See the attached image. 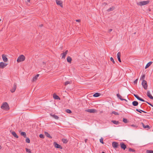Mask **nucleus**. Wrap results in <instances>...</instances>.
<instances>
[{
    "instance_id": "nucleus-1",
    "label": "nucleus",
    "mask_w": 153,
    "mask_h": 153,
    "mask_svg": "<svg viewBox=\"0 0 153 153\" xmlns=\"http://www.w3.org/2000/svg\"><path fill=\"white\" fill-rule=\"evenodd\" d=\"M1 108L2 109L6 110H8L9 109L8 105L6 102H5L3 103V105L1 106Z\"/></svg>"
},
{
    "instance_id": "nucleus-2",
    "label": "nucleus",
    "mask_w": 153,
    "mask_h": 153,
    "mask_svg": "<svg viewBox=\"0 0 153 153\" xmlns=\"http://www.w3.org/2000/svg\"><path fill=\"white\" fill-rule=\"evenodd\" d=\"M25 57L23 55H21L18 57L17 61L18 62L23 61L25 60Z\"/></svg>"
},
{
    "instance_id": "nucleus-3",
    "label": "nucleus",
    "mask_w": 153,
    "mask_h": 153,
    "mask_svg": "<svg viewBox=\"0 0 153 153\" xmlns=\"http://www.w3.org/2000/svg\"><path fill=\"white\" fill-rule=\"evenodd\" d=\"M149 2V1H143L137 3V4L138 5L142 6L143 5L147 4Z\"/></svg>"
},
{
    "instance_id": "nucleus-4",
    "label": "nucleus",
    "mask_w": 153,
    "mask_h": 153,
    "mask_svg": "<svg viewBox=\"0 0 153 153\" xmlns=\"http://www.w3.org/2000/svg\"><path fill=\"white\" fill-rule=\"evenodd\" d=\"M142 85L145 89L146 90L147 89L148 85L147 82L145 80H143Z\"/></svg>"
},
{
    "instance_id": "nucleus-5",
    "label": "nucleus",
    "mask_w": 153,
    "mask_h": 153,
    "mask_svg": "<svg viewBox=\"0 0 153 153\" xmlns=\"http://www.w3.org/2000/svg\"><path fill=\"white\" fill-rule=\"evenodd\" d=\"M16 88V85L15 83L12 87V88L10 89V91L11 92L13 93L15 91Z\"/></svg>"
},
{
    "instance_id": "nucleus-6",
    "label": "nucleus",
    "mask_w": 153,
    "mask_h": 153,
    "mask_svg": "<svg viewBox=\"0 0 153 153\" xmlns=\"http://www.w3.org/2000/svg\"><path fill=\"white\" fill-rule=\"evenodd\" d=\"M54 145L55 147L56 148H59L60 149H62V147L61 145L57 144L56 142H54Z\"/></svg>"
},
{
    "instance_id": "nucleus-7",
    "label": "nucleus",
    "mask_w": 153,
    "mask_h": 153,
    "mask_svg": "<svg viewBox=\"0 0 153 153\" xmlns=\"http://www.w3.org/2000/svg\"><path fill=\"white\" fill-rule=\"evenodd\" d=\"M120 146L121 148L123 149L124 150H125L127 147L126 145L123 142L120 143Z\"/></svg>"
},
{
    "instance_id": "nucleus-8",
    "label": "nucleus",
    "mask_w": 153,
    "mask_h": 153,
    "mask_svg": "<svg viewBox=\"0 0 153 153\" xmlns=\"http://www.w3.org/2000/svg\"><path fill=\"white\" fill-rule=\"evenodd\" d=\"M7 65V64L4 63L3 62H0V68H3L5 67Z\"/></svg>"
},
{
    "instance_id": "nucleus-9",
    "label": "nucleus",
    "mask_w": 153,
    "mask_h": 153,
    "mask_svg": "<svg viewBox=\"0 0 153 153\" xmlns=\"http://www.w3.org/2000/svg\"><path fill=\"white\" fill-rule=\"evenodd\" d=\"M86 111L91 113H94L96 112V110L95 109H86Z\"/></svg>"
},
{
    "instance_id": "nucleus-10",
    "label": "nucleus",
    "mask_w": 153,
    "mask_h": 153,
    "mask_svg": "<svg viewBox=\"0 0 153 153\" xmlns=\"http://www.w3.org/2000/svg\"><path fill=\"white\" fill-rule=\"evenodd\" d=\"M134 95L138 100L143 102L145 101L143 99L137 95L134 94Z\"/></svg>"
},
{
    "instance_id": "nucleus-11",
    "label": "nucleus",
    "mask_w": 153,
    "mask_h": 153,
    "mask_svg": "<svg viewBox=\"0 0 153 153\" xmlns=\"http://www.w3.org/2000/svg\"><path fill=\"white\" fill-rule=\"evenodd\" d=\"M118 146V144L117 142H114L112 143V146L115 149L117 148Z\"/></svg>"
},
{
    "instance_id": "nucleus-12",
    "label": "nucleus",
    "mask_w": 153,
    "mask_h": 153,
    "mask_svg": "<svg viewBox=\"0 0 153 153\" xmlns=\"http://www.w3.org/2000/svg\"><path fill=\"white\" fill-rule=\"evenodd\" d=\"M147 96L150 99L153 100V97L151 95L149 91H148L147 92Z\"/></svg>"
},
{
    "instance_id": "nucleus-13",
    "label": "nucleus",
    "mask_w": 153,
    "mask_h": 153,
    "mask_svg": "<svg viewBox=\"0 0 153 153\" xmlns=\"http://www.w3.org/2000/svg\"><path fill=\"white\" fill-rule=\"evenodd\" d=\"M68 52V51L66 50L65 52H63L61 54V55H62V58L65 59V56H66V54H67V53Z\"/></svg>"
},
{
    "instance_id": "nucleus-14",
    "label": "nucleus",
    "mask_w": 153,
    "mask_h": 153,
    "mask_svg": "<svg viewBox=\"0 0 153 153\" xmlns=\"http://www.w3.org/2000/svg\"><path fill=\"white\" fill-rule=\"evenodd\" d=\"M2 56L3 61L5 62H7V58L6 56L4 54H3L2 55Z\"/></svg>"
},
{
    "instance_id": "nucleus-15",
    "label": "nucleus",
    "mask_w": 153,
    "mask_h": 153,
    "mask_svg": "<svg viewBox=\"0 0 153 153\" xmlns=\"http://www.w3.org/2000/svg\"><path fill=\"white\" fill-rule=\"evenodd\" d=\"M56 2L57 5H59L62 7V3L61 1L56 0Z\"/></svg>"
},
{
    "instance_id": "nucleus-16",
    "label": "nucleus",
    "mask_w": 153,
    "mask_h": 153,
    "mask_svg": "<svg viewBox=\"0 0 153 153\" xmlns=\"http://www.w3.org/2000/svg\"><path fill=\"white\" fill-rule=\"evenodd\" d=\"M39 76V74H37L36 76H34L32 79V81L33 82H34L37 79L38 77Z\"/></svg>"
},
{
    "instance_id": "nucleus-17",
    "label": "nucleus",
    "mask_w": 153,
    "mask_h": 153,
    "mask_svg": "<svg viewBox=\"0 0 153 153\" xmlns=\"http://www.w3.org/2000/svg\"><path fill=\"white\" fill-rule=\"evenodd\" d=\"M141 123L142 124V126L144 128H148V129L150 128V127L148 125L145 126L143 123Z\"/></svg>"
},
{
    "instance_id": "nucleus-18",
    "label": "nucleus",
    "mask_w": 153,
    "mask_h": 153,
    "mask_svg": "<svg viewBox=\"0 0 153 153\" xmlns=\"http://www.w3.org/2000/svg\"><path fill=\"white\" fill-rule=\"evenodd\" d=\"M117 57L118 59V60L120 62H121V60L120 58V57L121 56V53L120 52H119L117 54Z\"/></svg>"
},
{
    "instance_id": "nucleus-19",
    "label": "nucleus",
    "mask_w": 153,
    "mask_h": 153,
    "mask_svg": "<svg viewBox=\"0 0 153 153\" xmlns=\"http://www.w3.org/2000/svg\"><path fill=\"white\" fill-rule=\"evenodd\" d=\"M11 134L14 137L17 138H18L19 136L17 135V134H16V133L15 131H13L12 132Z\"/></svg>"
},
{
    "instance_id": "nucleus-20",
    "label": "nucleus",
    "mask_w": 153,
    "mask_h": 153,
    "mask_svg": "<svg viewBox=\"0 0 153 153\" xmlns=\"http://www.w3.org/2000/svg\"><path fill=\"white\" fill-rule=\"evenodd\" d=\"M67 60L68 62L69 63H71V62L72 58L70 56H68L67 57Z\"/></svg>"
},
{
    "instance_id": "nucleus-21",
    "label": "nucleus",
    "mask_w": 153,
    "mask_h": 153,
    "mask_svg": "<svg viewBox=\"0 0 153 153\" xmlns=\"http://www.w3.org/2000/svg\"><path fill=\"white\" fill-rule=\"evenodd\" d=\"M19 132H20L21 135L23 136L24 138H26V134L25 132L23 131Z\"/></svg>"
},
{
    "instance_id": "nucleus-22",
    "label": "nucleus",
    "mask_w": 153,
    "mask_h": 153,
    "mask_svg": "<svg viewBox=\"0 0 153 153\" xmlns=\"http://www.w3.org/2000/svg\"><path fill=\"white\" fill-rule=\"evenodd\" d=\"M132 104L134 106H136L138 105V103L137 101H134L132 102Z\"/></svg>"
},
{
    "instance_id": "nucleus-23",
    "label": "nucleus",
    "mask_w": 153,
    "mask_h": 153,
    "mask_svg": "<svg viewBox=\"0 0 153 153\" xmlns=\"http://www.w3.org/2000/svg\"><path fill=\"white\" fill-rule=\"evenodd\" d=\"M152 63V62H148L146 65L145 67V68L146 69L148 68L151 65Z\"/></svg>"
},
{
    "instance_id": "nucleus-24",
    "label": "nucleus",
    "mask_w": 153,
    "mask_h": 153,
    "mask_svg": "<svg viewBox=\"0 0 153 153\" xmlns=\"http://www.w3.org/2000/svg\"><path fill=\"white\" fill-rule=\"evenodd\" d=\"M100 95L101 94L99 93H96L93 95V96L95 97H97L100 96Z\"/></svg>"
},
{
    "instance_id": "nucleus-25",
    "label": "nucleus",
    "mask_w": 153,
    "mask_h": 153,
    "mask_svg": "<svg viewBox=\"0 0 153 153\" xmlns=\"http://www.w3.org/2000/svg\"><path fill=\"white\" fill-rule=\"evenodd\" d=\"M51 115L52 117L53 118L56 120H58L59 118V117H58L57 115H56L55 114L52 115L51 114Z\"/></svg>"
},
{
    "instance_id": "nucleus-26",
    "label": "nucleus",
    "mask_w": 153,
    "mask_h": 153,
    "mask_svg": "<svg viewBox=\"0 0 153 153\" xmlns=\"http://www.w3.org/2000/svg\"><path fill=\"white\" fill-rule=\"evenodd\" d=\"M53 97L55 99H60V97L56 95V94H53Z\"/></svg>"
},
{
    "instance_id": "nucleus-27",
    "label": "nucleus",
    "mask_w": 153,
    "mask_h": 153,
    "mask_svg": "<svg viewBox=\"0 0 153 153\" xmlns=\"http://www.w3.org/2000/svg\"><path fill=\"white\" fill-rule=\"evenodd\" d=\"M45 135H46V136L47 137H49L50 138H52L51 136L50 135V134L49 133H48V132H45Z\"/></svg>"
},
{
    "instance_id": "nucleus-28",
    "label": "nucleus",
    "mask_w": 153,
    "mask_h": 153,
    "mask_svg": "<svg viewBox=\"0 0 153 153\" xmlns=\"http://www.w3.org/2000/svg\"><path fill=\"white\" fill-rule=\"evenodd\" d=\"M136 111H137V112H139V113H142V112H143L144 113H146L147 112L144 111H143L142 110H140V109H136Z\"/></svg>"
},
{
    "instance_id": "nucleus-29",
    "label": "nucleus",
    "mask_w": 153,
    "mask_h": 153,
    "mask_svg": "<svg viewBox=\"0 0 153 153\" xmlns=\"http://www.w3.org/2000/svg\"><path fill=\"white\" fill-rule=\"evenodd\" d=\"M72 82L71 81H67L65 82L64 83V85L65 86L67 85L68 84H70Z\"/></svg>"
},
{
    "instance_id": "nucleus-30",
    "label": "nucleus",
    "mask_w": 153,
    "mask_h": 153,
    "mask_svg": "<svg viewBox=\"0 0 153 153\" xmlns=\"http://www.w3.org/2000/svg\"><path fill=\"white\" fill-rule=\"evenodd\" d=\"M111 122L113 123L114 124L117 125L119 123V122L118 121H116V120H112L111 121Z\"/></svg>"
},
{
    "instance_id": "nucleus-31",
    "label": "nucleus",
    "mask_w": 153,
    "mask_h": 153,
    "mask_svg": "<svg viewBox=\"0 0 153 153\" xmlns=\"http://www.w3.org/2000/svg\"><path fill=\"white\" fill-rule=\"evenodd\" d=\"M62 141L63 143H66L68 142V140L67 139H62Z\"/></svg>"
},
{
    "instance_id": "nucleus-32",
    "label": "nucleus",
    "mask_w": 153,
    "mask_h": 153,
    "mask_svg": "<svg viewBox=\"0 0 153 153\" xmlns=\"http://www.w3.org/2000/svg\"><path fill=\"white\" fill-rule=\"evenodd\" d=\"M114 9V7H110L107 10L109 12L111 11H112Z\"/></svg>"
},
{
    "instance_id": "nucleus-33",
    "label": "nucleus",
    "mask_w": 153,
    "mask_h": 153,
    "mask_svg": "<svg viewBox=\"0 0 153 153\" xmlns=\"http://www.w3.org/2000/svg\"><path fill=\"white\" fill-rule=\"evenodd\" d=\"M145 77V74H143L141 76L140 79L142 80H144V78Z\"/></svg>"
},
{
    "instance_id": "nucleus-34",
    "label": "nucleus",
    "mask_w": 153,
    "mask_h": 153,
    "mask_svg": "<svg viewBox=\"0 0 153 153\" xmlns=\"http://www.w3.org/2000/svg\"><path fill=\"white\" fill-rule=\"evenodd\" d=\"M26 138L25 140V141H26V142L27 143H29L30 142V140L29 138L28 137H27Z\"/></svg>"
},
{
    "instance_id": "nucleus-35",
    "label": "nucleus",
    "mask_w": 153,
    "mask_h": 153,
    "mask_svg": "<svg viewBox=\"0 0 153 153\" xmlns=\"http://www.w3.org/2000/svg\"><path fill=\"white\" fill-rule=\"evenodd\" d=\"M25 149L27 152H28V153H32L30 149L27 148H26Z\"/></svg>"
},
{
    "instance_id": "nucleus-36",
    "label": "nucleus",
    "mask_w": 153,
    "mask_h": 153,
    "mask_svg": "<svg viewBox=\"0 0 153 153\" xmlns=\"http://www.w3.org/2000/svg\"><path fill=\"white\" fill-rule=\"evenodd\" d=\"M117 97L120 99L121 100V99H123V98H122V97L119 94H117Z\"/></svg>"
},
{
    "instance_id": "nucleus-37",
    "label": "nucleus",
    "mask_w": 153,
    "mask_h": 153,
    "mask_svg": "<svg viewBox=\"0 0 153 153\" xmlns=\"http://www.w3.org/2000/svg\"><path fill=\"white\" fill-rule=\"evenodd\" d=\"M66 112L67 113H69V114H71V113H72L71 111L69 109H67V110H66Z\"/></svg>"
},
{
    "instance_id": "nucleus-38",
    "label": "nucleus",
    "mask_w": 153,
    "mask_h": 153,
    "mask_svg": "<svg viewBox=\"0 0 153 153\" xmlns=\"http://www.w3.org/2000/svg\"><path fill=\"white\" fill-rule=\"evenodd\" d=\"M146 153H153V151L151 150H147L146 151Z\"/></svg>"
},
{
    "instance_id": "nucleus-39",
    "label": "nucleus",
    "mask_w": 153,
    "mask_h": 153,
    "mask_svg": "<svg viewBox=\"0 0 153 153\" xmlns=\"http://www.w3.org/2000/svg\"><path fill=\"white\" fill-rule=\"evenodd\" d=\"M111 114H114L116 115H118L119 114H118V113L116 112L115 111H112L111 112Z\"/></svg>"
},
{
    "instance_id": "nucleus-40",
    "label": "nucleus",
    "mask_w": 153,
    "mask_h": 153,
    "mask_svg": "<svg viewBox=\"0 0 153 153\" xmlns=\"http://www.w3.org/2000/svg\"><path fill=\"white\" fill-rule=\"evenodd\" d=\"M123 121L125 123H127L128 122V120L126 118H123Z\"/></svg>"
},
{
    "instance_id": "nucleus-41",
    "label": "nucleus",
    "mask_w": 153,
    "mask_h": 153,
    "mask_svg": "<svg viewBox=\"0 0 153 153\" xmlns=\"http://www.w3.org/2000/svg\"><path fill=\"white\" fill-rule=\"evenodd\" d=\"M129 151L130 152H135V150H134V149H132L131 148H129Z\"/></svg>"
},
{
    "instance_id": "nucleus-42",
    "label": "nucleus",
    "mask_w": 153,
    "mask_h": 153,
    "mask_svg": "<svg viewBox=\"0 0 153 153\" xmlns=\"http://www.w3.org/2000/svg\"><path fill=\"white\" fill-rule=\"evenodd\" d=\"M100 142L102 144L104 143V142L103 141V138H101L100 140Z\"/></svg>"
},
{
    "instance_id": "nucleus-43",
    "label": "nucleus",
    "mask_w": 153,
    "mask_h": 153,
    "mask_svg": "<svg viewBox=\"0 0 153 153\" xmlns=\"http://www.w3.org/2000/svg\"><path fill=\"white\" fill-rule=\"evenodd\" d=\"M39 137L41 138H44L45 136L44 135L42 134H40L39 136Z\"/></svg>"
},
{
    "instance_id": "nucleus-44",
    "label": "nucleus",
    "mask_w": 153,
    "mask_h": 153,
    "mask_svg": "<svg viewBox=\"0 0 153 153\" xmlns=\"http://www.w3.org/2000/svg\"><path fill=\"white\" fill-rule=\"evenodd\" d=\"M110 60L111 61L113 62V63L114 64L115 63V62L113 58L112 57H111Z\"/></svg>"
},
{
    "instance_id": "nucleus-45",
    "label": "nucleus",
    "mask_w": 153,
    "mask_h": 153,
    "mask_svg": "<svg viewBox=\"0 0 153 153\" xmlns=\"http://www.w3.org/2000/svg\"><path fill=\"white\" fill-rule=\"evenodd\" d=\"M145 102H146L148 104L152 106V107H153V105L151 104V103L148 102L147 101H145Z\"/></svg>"
},
{
    "instance_id": "nucleus-46",
    "label": "nucleus",
    "mask_w": 153,
    "mask_h": 153,
    "mask_svg": "<svg viewBox=\"0 0 153 153\" xmlns=\"http://www.w3.org/2000/svg\"><path fill=\"white\" fill-rule=\"evenodd\" d=\"M138 79H137L135 80H134V84H136L137 83Z\"/></svg>"
},
{
    "instance_id": "nucleus-47",
    "label": "nucleus",
    "mask_w": 153,
    "mask_h": 153,
    "mask_svg": "<svg viewBox=\"0 0 153 153\" xmlns=\"http://www.w3.org/2000/svg\"><path fill=\"white\" fill-rule=\"evenodd\" d=\"M130 126H131L133 127H137V126L136 125H134V124L131 125Z\"/></svg>"
},
{
    "instance_id": "nucleus-48",
    "label": "nucleus",
    "mask_w": 153,
    "mask_h": 153,
    "mask_svg": "<svg viewBox=\"0 0 153 153\" xmlns=\"http://www.w3.org/2000/svg\"><path fill=\"white\" fill-rule=\"evenodd\" d=\"M121 100H122V101H123V100H125V101H126V102H127V100H126V99H123H123H121Z\"/></svg>"
},
{
    "instance_id": "nucleus-49",
    "label": "nucleus",
    "mask_w": 153,
    "mask_h": 153,
    "mask_svg": "<svg viewBox=\"0 0 153 153\" xmlns=\"http://www.w3.org/2000/svg\"><path fill=\"white\" fill-rule=\"evenodd\" d=\"M76 22H79L80 21V20L79 19L76 20Z\"/></svg>"
},
{
    "instance_id": "nucleus-50",
    "label": "nucleus",
    "mask_w": 153,
    "mask_h": 153,
    "mask_svg": "<svg viewBox=\"0 0 153 153\" xmlns=\"http://www.w3.org/2000/svg\"><path fill=\"white\" fill-rule=\"evenodd\" d=\"M43 26V24H41L39 25V26L40 27H42Z\"/></svg>"
},
{
    "instance_id": "nucleus-51",
    "label": "nucleus",
    "mask_w": 153,
    "mask_h": 153,
    "mask_svg": "<svg viewBox=\"0 0 153 153\" xmlns=\"http://www.w3.org/2000/svg\"><path fill=\"white\" fill-rule=\"evenodd\" d=\"M112 29H110L109 30V31L110 32L112 31Z\"/></svg>"
},
{
    "instance_id": "nucleus-52",
    "label": "nucleus",
    "mask_w": 153,
    "mask_h": 153,
    "mask_svg": "<svg viewBox=\"0 0 153 153\" xmlns=\"http://www.w3.org/2000/svg\"><path fill=\"white\" fill-rule=\"evenodd\" d=\"M87 139H86L85 140V143H86L87 142Z\"/></svg>"
},
{
    "instance_id": "nucleus-53",
    "label": "nucleus",
    "mask_w": 153,
    "mask_h": 153,
    "mask_svg": "<svg viewBox=\"0 0 153 153\" xmlns=\"http://www.w3.org/2000/svg\"><path fill=\"white\" fill-rule=\"evenodd\" d=\"M30 0H27V1L28 2H30Z\"/></svg>"
},
{
    "instance_id": "nucleus-54",
    "label": "nucleus",
    "mask_w": 153,
    "mask_h": 153,
    "mask_svg": "<svg viewBox=\"0 0 153 153\" xmlns=\"http://www.w3.org/2000/svg\"><path fill=\"white\" fill-rule=\"evenodd\" d=\"M1 148L2 147L0 145V149H1Z\"/></svg>"
},
{
    "instance_id": "nucleus-55",
    "label": "nucleus",
    "mask_w": 153,
    "mask_h": 153,
    "mask_svg": "<svg viewBox=\"0 0 153 153\" xmlns=\"http://www.w3.org/2000/svg\"><path fill=\"white\" fill-rule=\"evenodd\" d=\"M102 153H105V152H102Z\"/></svg>"
},
{
    "instance_id": "nucleus-56",
    "label": "nucleus",
    "mask_w": 153,
    "mask_h": 153,
    "mask_svg": "<svg viewBox=\"0 0 153 153\" xmlns=\"http://www.w3.org/2000/svg\"><path fill=\"white\" fill-rule=\"evenodd\" d=\"M141 106H142V105H140V107H141Z\"/></svg>"
},
{
    "instance_id": "nucleus-57",
    "label": "nucleus",
    "mask_w": 153,
    "mask_h": 153,
    "mask_svg": "<svg viewBox=\"0 0 153 153\" xmlns=\"http://www.w3.org/2000/svg\"><path fill=\"white\" fill-rule=\"evenodd\" d=\"M43 63H44V62H43Z\"/></svg>"
},
{
    "instance_id": "nucleus-58",
    "label": "nucleus",
    "mask_w": 153,
    "mask_h": 153,
    "mask_svg": "<svg viewBox=\"0 0 153 153\" xmlns=\"http://www.w3.org/2000/svg\"><path fill=\"white\" fill-rule=\"evenodd\" d=\"M1 21V19H0V21Z\"/></svg>"
}]
</instances>
